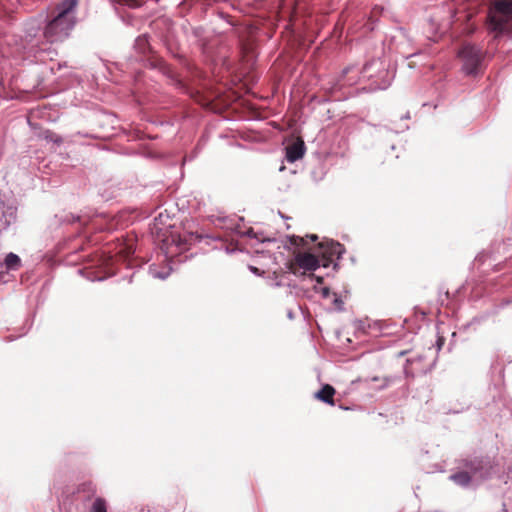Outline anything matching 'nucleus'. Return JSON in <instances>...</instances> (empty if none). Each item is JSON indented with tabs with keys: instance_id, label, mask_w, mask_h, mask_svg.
<instances>
[{
	"instance_id": "f257e3e1",
	"label": "nucleus",
	"mask_w": 512,
	"mask_h": 512,
	"mask_svg": "<svg viewBox=\"0 0 512 512\" xmlns=\"http://www.w3.org/2000/svg\"><path fill=\"white\" fill-rule=\"evenodd\" d=\"M78 0H62L57 3L55 15L47 22L43 30L46 43L52 44L65 40L76 24Z\"/></svg>"
},
{
	"instance_id": "f03ea898",
	"label": "nucleus",
	"mask_w": 512,
	"mask_h": 512,
	"mask_svg": "<svg viewBox=\"0 0 512 512\" xmlns=\"http://www.w3.org/2000/svg\"><path fill=\"white\" fill-rule=\"evenodd\" d=\"M486 28L495 38L512 35V0H496L491 3Z\"/></svg>"
},
{
	"instance_id": "7ed1b4c3",
	"label": "nucleus",
	"mask_w": 512,
	"mask_h": 512,
	"mask_svg": "<svg viewBox=\"0 0 512 512\" xmlns=\"http://www.w3.org/2000/svg\"><path fill=\"white\" fill-rule=\"evenodd\" d=\"M466 466L469 471L455 473L450 476V479L458 485L467 486L472 479L483 480L489 476L491 466L488 461L475 459L467 463Z\"/></svg>"
},
{
	"instance_id": "20e7f679",
	"label": "nucleus",
	"mask_w": 512,
	"mask_h": 512,
	"mask_svg": "<svg viewBox=\"0 0 512 512\" xmlns=\"http://www.w3.org/2000/svg\"><path fill=\"white\" fill-rule=\"evenodd\" d=\"M463 61L462 69L467 75H476L482 66L483 53L480 48L466 44L459 52Z\"/></svg>"
},
{
	"instance_id": "39448f33",
	"label": "nucleus",
	"mask_w": 512,
	"mask_h": 512,
	"mask_svg": "<svg viewBox=\"0 0 512 512\" xmlns=\"http://www.w3.org/2000/svg\"><path fill=\"white\" fill-rule=\"evenodd\" d=\"M320 266L319 259L311 253H298L295 255L293 261L289 264V270L293 274H297L298 270L303 273L315 271Z\"/></svg>"
},
{
	"instance_id": "423d86ee",
	"label": "nucleus",
	"mask_w": 512,
	"mask_h": 512,
	"mask_svg": "<svg viewBox=\"0 0 512 512\" xmlns=\"http://www.w3.org/2000/svg\"><path fill=\"white\" fill-rule=\"evenodd\" d=\"M321 248L323 249V266L327 267L329 262H332L334 258L339 259L341 255L344 253V247L333 240L326 241L325 243H321Z\"/></svg>"
},
{
	"instance_id": "0eeeda50",
	"label": "nucleus",
	"mask_w": 512,
	"mask_h": 512,
	"mask_svg": "<svg viewBox=\"0 0 512 512\" xmlns=\"http://www.w3.org/2000/svg\"><path fill=\"white\" fill-rule=\"evenodd\" d=\"M305 153L304 142L298 140L293 144L286 147V159L288 162L293 163L303 157Z\"/></svg>"
},
{
	"instance_id": "6e6552de",
	"label": "nucleus",
	"mask_w": 512,
	"mask_h": 512,
	"mask_svg": "<svg viewBox=\"0 0 512 512\" xmlns=\"http://www.w3.org/2000/svg\"><path fill=\"white\" fill-rule=\"evenodd\" d=\"M335 394V389L330 385H325L321 390L316 393V397L328 404H333V396Z\"/></svg>"
},
{
	"instance_id": "1a4fd4ad",
	"label": "nucleus",
	"mask_w": 512,
	"mask_h": 512,
	"mask_svg": "<svg viewBox=\"0 0 512 512\" xmlns=\"http://www.w3.org/2000/svg\"><path fill=\"white\" fill-rule=\"evenodd\" d=\"M4 265L7 270L16 271L21 267V259L15 253H8L4 259Z\"/></svg>"
},
{
	"instance_id": "9d476101",
	"label": "nucleus",
	"mask_w": 512,
	"mask_h": 512,
	"mask_svg": "<svg viewBox=\"0 0 512 512\" xmlns=\"http://www.w3.org/2000/svg\"><path fill=\"white\" fill-rule=\"evenodd\" d=\"M171 269L165 268L163 270H159L156 266H150L149 273L153 278H158L165 280L170 275Z\"/></svg>"
},
{
	"instance_id": "9b49d317",
	"label": "nucleus",
	"mask_w": 512,
	"mask_h": 512,
	"mask_svg": "<svg viewBox=\"0 0 512 512\" xmlns=\"http://www.w3.org/2000/svg\"><path fill=\"white\" fill-rule=\"evenodd\" d=\"M14 220L15 216L13 212L9 214L3 213L0 215V233L5 231Z\"/></svg>"
},
{
	"instance_id": "f8f14e48",
	"label": "nucleus",
	"mask_w": 512,
	"mask_h": 512,
	"mask_svg": "<svg viewBox=\"0 0 512 512\" xmlns=\"http://www.w3.org/2000/svg\"><path fill=\"white\" fill-rule=\"evenodd\" d=\"M148 38L146 35L137 37L135 41V48L142 54H145L149 49Z\"/></svg>"
},
{
	"instance_id": "ddd939ff",
	"label": "nucleus",
	"mask_w": 512,
	"mask_h": 512,
	"mask_svg": "<svg viewBox=\"0 0 512 512\" xmlns=\"http://www.w3.org/2000/svg\"><path fill=\"white\" fill-rule=\"evenodd\" d=\"M31 49L34 51L35 56L38 57L40 60H44V58L41 57L42 54L48 53L50 55L53 53L50 47H46V44H31Z\"/></svg>"
},
{
	"instance_id": "4468645a",
	"label": "nucleus",
	"mask_w": 512,
	"mask_h": 512,
	"mask_svg": "<svg viewBox=\"0 0 512 512\" xmlns=\"http://www.w3.org/2000/svg\"><path fill=\"white\" fill-rule=\"evenodd\" d=\"M91 512H107L106 502L102 498H97L92 505Z\"/></svg>"
},
{
	"instance_id": "2eb2a0df",
	"label": "nucleus",
	"mask_w": 512,
	"mask_h": 512,
	"mask_svg": "<svg viewBox=\"0 0 512 512\" xmlns=\"http://www.w3.org/2000/svg\"><path fill=\"white\" fill-rule=\"evenodd\" d=\"M44 138L47 141L53 142V143L58 144V145L62 143V138L59 135H57V134H55L53 132H50V131H46L44 133Z\"/></svg>"
},
{
	"instance_id": "dca6fc26",
	"label": "nucleus",
	"mask_w": 512,
	"mask_h": 512,
	"mask_svg": "<svg viewBox=\"0 0 512 512\" xmlns=\"http://www.w3.org/2000/svg\"><path fill=\"white\" fill-rule=\"evenodd\" d=\"M314 290H315L316 292L321 293V295H322V297H323V298H328V297H329V295H330V290H329V288H328V287H321V288H318V286H316V285H315V286H314Z\"/></svg>"
},
{
	"instance_id": "f3484780",
	"label": "nucleus",
	"mask_w": 512,
	"mask_h": 512,
	"mask_svg": "<svg viewBox=\"0 0 512 512\" xmlns=\"http://www.w3.org/2000/svg\"><path fill=\"white\" fill-rule=\"evenodd\" d=\"M249 270L255 275H261L260 270L255 266H249Z\"/></svg>"
},
{
	"instance_id": "a211bd4d",
	"label": "nucleus",
	"mask_w": 512,
	"mask_h": 512,
	"mask_svg": "<svg viewBox=\"0 0 512 512\" xmlns=\"http://www.w3.org/2000/svg\"><path fill=\"white\" fill-rule=\"evenodd\" d=\"M36 35V30L34 28L27 29V37H34Z\"/></svg>"
},
{
	"instance_id": "6ab92c4d",
	"label": "nucleus",
	"mask_w": 512,
	"mask_h": 512,
	"mask_svg": "<svg viewBox=\"0 0 512 512\" xmlns=\"http://www.w3.org/2000/svg\"><path fill=\"white\" fill-rule=\"evenodd\" d=\"M376 63H377V62H372V63H370V64L365 65V66H364V68H363V72H364V73H366V72L368 71V69H369L371 66H373L374 64H376Z\"/></svg>"
},
{
	"instance_id": "aec40b11",
	"label": "nucleus",
	"mask_w": 512,
	"mask_h": 512,
	"mask_svg": "<svg viewBox=\"0 0 512 512\" xmlns=\"http://www.w3.org/2000/svg\"><path fill=\"white\" fill-rule=\"evenodd\" d=\"M443 341H444V340H443V338H439V339H438V341H437V344H438V350H440V349H441V346H442V344H443Z\"/></svg>"
},
{
	"instance_id": "412c9836",
	"label": "nucleus",
	"mask_w": 512,
	"mask_h": 512,
	"mask_svg": "<svg viewBox=\"0 0 512 512\" xmlns=\"http://www.w3.org/2000/svg\"><path fill=\"white\" fill-rule=\"evenodd\" d=\"M310 238H311L312 241H315L317 239V236L316 235H311Z\"/></svg>"
},
{
	"instance_id": "4be33fe9",
	"label": "nucleus",
	"mask_w": 512,
	"mask_h": 512,
	"mask_svg": "<svg viewBox=\"0 0 512 512\" xmlns=\"http://www.w3.org/2000/svg\"><path fill=\"white\" fill-rule=\"evenodd\" d=\"M403 118H405V119H409V118H410L409 113H406V114L404 115V117H403Z\"/></svg>"
},
{
	"instance_id": "5701e85b",
	"label": "nucleus",
	"mask_w": 512,
	"mask_h": 512,
	"mask_svg": "<svg viewBox=\"0 0 512 512\" xmlns=\"http://www.w3.org/2000/svg\"><path fill=\"white\" fill-rule=\"evenodd\" d=\"M322 282V278L321 277H317V283H321Z\"/></svg>"
}]
</instances>
